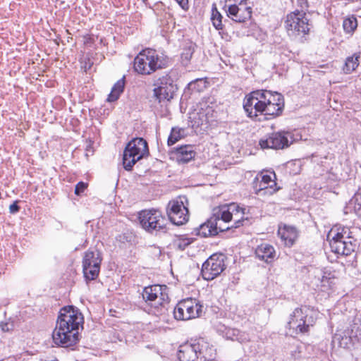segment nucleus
Wrapping results in <instances>:
<instances>
[{"mask_svg":"<svg viewBox=\"0 0 361 361\" xmlns=\"http://www.w3.org/2000/svg\"><path fill=\"white\" fill-rule=\"evenodd\" d=\"M284 107L282 94L264 89L253 90L243 99V109L247 117L255 121H262L259 116H264V120L279 117Z\"/></svg>","mask_w":361,"mask_h":361,"instance_id":"1","label":"nucleus"},{"mask_svg":"<svg viewBox=\"0 0 361 361\" xmlns=\"http://www.w3.org/2000/svg\"><path fill=\"white\" fill-rule=\"evenodd\" d=\"M83 315L78 307L73 305L63 307L52 334L54 344L61 347L76 344L79 341V330L83 329Z\"/></svg>","mask_w":361,"mask_h":361,"instance_id":"2","label":"nucleus"},{"mask_svg":"<svg viewBox=\"0 0 361 361\" xmlns=\"http://www.w3.org/2000/svg\"><path fill=\"white\" fill-rule=\"evenodd\" d=\"M171 60L164 53H157L154 49L140 51L134 59L133 68L141 75H150L157 70L164 69L170 65Z\"/></svg>","mask_w":361,"mask_h":361,"instance_id":"3","label":"nucleus"},{"mask_svg":"<svg viewBox=\"0 0 361 361\" xmlns=\"http://www.w3.org/2000/svg\"><path fill=\"white\" fill-rule=\"evenodd\" d=\"M243 210L244 209L240 208L239 205L235 202L229 204H223L214 208L211 216H215L217 217L218 216L219 217L217 218L218 220H216L217 235L219 233H223L243 226V222L247 220V219H244L243 217L234 220V222L229 225L234 216H237L239 213L245 214Z\"/></svg>","mask_w":361,"mask_h":361,"instance_id":"4","label":"nucleus"},{"mask_svg":"<svg viewBox=\"0 0 361 361\" xmlns=\"http://www.w3.org/2000/svg\"><path fill=\"white\" fill-rule=\"evenodd\" d=\"M361 230L357 227L344 226L330 240L329 245L333 252L341 255H350L358 244L357 235Z\"/></svg>","mask_w":361,"mask_h":361,"instance_id":"5","label":"nucleus"},{"mask_svg":"<svg viewBox=\"0 0 361 361\" xmlns=\"http://www.w3.org/2000/svg\"><path fill=\"white\" fill-rule=\"evenodd\" d=\"M138 220L141 227L152 235L161 236L168 233V219L158 209L142 210Z\"/></svg>","mask_w":361,"mask_h":361,"instance_id":"6","label":"nucleus"},{"mask_svg":"<svg viewBox=\"0 0 361 361\" xmlns=\"http://www.w3.org/2000/svg\"><path fill=\"white\" fill-rule=\"evenodd\" d=\"M166 288L165 285L156 284L145 287L142 293L145 301L154 307L159 314H165L169 309L170 299Z\"/></svg>","mask_w":361,"mask_h":361,"instance_id":"7","label":"nucleus"},{"mask_svg":"<svg viewBox=\"0 0 361 361\" xmlns=\"http://www.w3.org/2000/svg\"><path fill=\"white\" fill-rule=\"evenodd\" d=\"M316 312L307 306H302L294 310L290 315V320L287 323V327L295 329L299 333H307L310 326H312L316 321Z\"/></svg>","mask_w":361,"mask_h":361,"instance_id":"8","label":"nucleus"},{"mask_svg":"<svg viewBox=\"0 0 361 361\" xmlns=\"http://www.w3.org/2000/svg\"><path fill=\"white\" fill-rule=\"evenodd\" d=\"M294 134L288 130H279L268 133L259 140V145L262 149H283L288 148L296 141Z\"/></svg>","mask_w":361,"mask_h":361,"instance_id":"9","label":"nucleus"},{"mask_svg":"<svg viewBox=\"0 0 361 361\" xmlns=\"http://www.w3.org/2000/svg\"><path fill=\"white\" fill-rule=\"evenodd\" d=\"M154 97L159 103L171 101L178 90V85L171 72L159 77L154 81Z\"/></svg>","mask_w":361,"mask_h":361,"instance_id":"10","label":"nucleus"},{"mask_svg":"<svg viewBox=\"0 0 361 361\" xmlns=\"http://www.w3.org/2000/svg\"><path fill=\"white\" fill-rule=\"evenodd\" d=\"M202 305L194 298H188L179 301L173 308L174 319L186 321L201 317Z\"/></svg>","mask_w":361,"mask_h":361,"instance_id":"11","label":"nucleus"},{"mask_svg":"<svg viewBox=\"0 0 361 361\" xmlns=\"http://www.w3.org/2000/svg\"><path fill=\"white\" fill-rule=\"evenodd\" d=\"M102 262V253L98 250L89 249L85 252L82 257V272L87 281L97 279L100 272Z\"/></svg>","mask_w":361,"mask_h":361,"instance_id":"12","label":"nucleus"},{"mask_svg":"<svg viewBox=\"0 0 361 361\" xmlns=\"http://www.w3.org/2000/svg\"><path fill=\"white\" fill-rule=\"evenodd\" d=\"M227 257L222 253L212 255L202 266L201 273L204 280L211 281L220 275L226 269Z\"/></svg>","mask_w":361,"mask_h":361,"instance_id":"13","label":"nucleus"},{"mask_svg":"<svg viewBox=\"0 0 361 361\" xmlns=\"http://www.w3.org/2000/svg\"><path fill=\"white\" fill-rule=\"evenodd\" d=\"M309 19L305 12L296 10L289 13L285 21V27L292 35L307 34L310 30Z\"/></svg>","mask_w":361,"mask_h":361,"instance_id":"14","label":"nucleus"},{"mask_svg":"<svg viewBox=\"0 0 361 361\" xmlns=\"http://www.w3.org/2000/svg\"><path fill=\"white\" fill-rule=\"evenodd\" d=\"M166 213L169 220L174 225H183L189 219L188 209L184 205L180 197L169 202Z\"/></svg>","mask_w":361,"mask_h":361,"instance_id":"15","label":"nucleus"},{"mask_svg":"<svg viewBox=\"0 0 361 361\" xmlns=\"http://www.w3.org/2000/svg\"><path fill=\"white\" fill-rule=\"evenodd\" d=\"M228 18L235 23H243L252 18V9L251 6L239 7L236 3L228 5L224 9Z\"/></svg>","mask_w":361,"mask_h":361,"instance_id":"16","label":"nucleus"},{"mask_svg":"<svg viewBox=\"0 0 361 361\" xmlns=\"http://www.w3.org/2000/svg\"><path fill=\"white\" fill-rule=\"evenodd\" d=\"M343 334L342 341H345V345L348 343H354L356 341H361V317L355 316L350 324L349 328Z\"/></svg>","mask_w":361,"mask_h":361,"instance_id":"17","label":"nucleus"},{"mask_svg":"<svg viewBox=\"0 0 361 361\" xmlns=\"http://www.w3.org/2000/svg\"><path fill=\"white\" fill-rule=\"evenodd\" d=\"M198 361H212L214 360L216 349L210 345L204 338H199L195 339Z\"/></svg>","mask_w":361,"mask_h":361,"instance_id":"18","label":"nucleus"},{"mask_svg":"<svg viewBox=\"0 0 361 361\" xmlns=\"http://www.w3.org/2000/svg\"><path fill=\"white\" fill-rule=\"evenodd\" d=\"M278 235L287 247H292L298 238V231L295 226L287 224L279 226Z\"/></svg>","mask_w":361,"mask_h":361,"instance_id":"19","label":"nucleus"},{"mask_svg":"<svg viewBox=\"0 0 361 361\" xmlns=\"http://www.w3.org/2000/svg\"><path fill=\"white\" fill-rule=\"evenodd\" d=\"M195 340L186 342L179 346L178 358L179 361H198Z\"/></svg>","mask_w":361,"mask_h":361,"instance_id":"20","label":"nucleus"},{"mask_svg":"<svg viewBox=\"0 0 361 361\" xmlns=\"http://www.w3.org/2000/svg\"><path fill=\"white\" fill-rule=\"evenodd\" d=\"M255 254L258 259L264 261L267 264L272 262L276 257L274 247L268 243L258 245L255 249Z\"/></svg>","mask_w":361,"mask_h":361,"instance_id":"21","label":"nucleus"},{"mask_svg":"<svg viewBox=\"0 0 361 361\" xmlns=\"http://www.w3.org/2000/svg\"><path fill=\"white\" fill-rule=\"evenodd\" d=\"M173 152L176 154L178 163L187 164L194 159L196 152L194 150V146L190 145H181L174 148Z\"/></svg>","mask_w":361,"mask_h":361,"instance_id":"22","label":"nucleus"},{"mask_svg":"<svg viewBox=\"0 0 361 361\" xmlns=\"http://www.w3.org/2000/svg\"><path fill=\"white\" fill-rule=\"evenodd\" d=\"M218 216H210L206 222L196 228L197 235L201 237L215 236L217 235L216 221Z\"/></svg>","mask_w":361,"mask_h":361,"instance_id":"23","label":"nucleus"},{"mask_svg":"<svg viewBox=\"0 0 361 361\" xmlns=\"http://www.w3.org/2000/svg\"><path fill=\"white\" fill-rule=\"evenodd\" d=\"M135 144L132 145V143H128L123 154V166L125 170L130 171L133 169V166L140 159H136L137 155L132 151L131 149L135 147Z\"/></svg>","mask_w":361,"mask_h":361,"instance_id":"24","label":"nucleus"},{"mask_svg":"<svg viewBox=\"0 0 361 361\" xmlns=\"http://www.w3.org/2000/svg\"><path fill=\"white\" fill-rule=\"evenodd\" d=\"M128 143L135 144L132 151L137 155L136 159H142L148 156L149 149L147 141L142 137H135L130 140Z\"/></svg>","mask_w":361,"mask_h":361,"instance_id":"25","label":"nucleus"},{"mask_svg":"<svg viewBox=\"0 0 361 361\" xmlns=\"http://www.w3.org/2000/svg\"><path fill=\"white\" fill-rule=\"evenodd\" d=\"M208 82L204 78H197L189 82L184 90V97H190L196 92H203L207 87Z\"/></svg>","mask_w":361,"mask_h":361,"instance_id":"26","label":"nucleus"},{"mask_svg":"<svg viewBox=\"0 0 361 361\" xmlns=\"http://www.w3.org/2000/svg\"><path fill=\"white\" fill-rule=\"evenodd\" d=\"M252 188L254 192L258 195H273L280 189V187H269L266 183H263L262 180H259L255 177L252 182Z\"/></svg>","mask_w":361,"mask_h":361,"instance_id":"27","label":"nucleus"},{"mask_svg":"<svg viewBox=\"0 0 361 361\" xmlns=\"http://www.w3.org/2000/svg\"><path fill=\"white\" fill-rule=\"evenodd\" d=\"M360 52L354 53L345 59L342 70L345 74H350L354 71L360 63Z\"/></svg>","mask_w":361,"mask_h":361,"instance_id":"28","label":"nucleus"},{"mask_svg":"<svg viewBox=\"0 0 361 361\" xmlns=\"http://www.w3.org/2000/svg\"><path fill=\"white\" fill-rule=\"evenodd\" d=\"M125 84V76H123L114 85L111 92L108 95L107 101L109 102H112L118 100L120 95L123 93L124 90Z\"/></svg>","mask_w":361,"mask_h":361,"instance_id":"29","label":"nucleus"},{"mask_svg":"<svg viewBox=\"0 0 361 361\" xmlns=\"http://www.w3.org/2000/svg\"><path fill=\"white\" fill-rule=\"evenodd\" d=\"M195 47V44L190 41L185 43L180 55L181 63L183 66H187L190 63Z\"/></svg>","mask_w":361,"mask_h":361,"instance_id":"30","label":"nucleus"},{"mask_svg":"<svg viewBox=\"0 0 361 361\" xmlns=\"http://www.w3.org/2000/svg\"><path fill=\"white\" fill-rule=\"evenodd\" d=\"M211 20L216 30H222L224 28V25L222 21L223 16L219 11L215 3H213L212 6Z\"/></svg>","mask_w":361,"mask_h":361,"instance_id":"31","label":"nucleus"},{"mask_svg":"<svg viewBox=\"0 0 361 361\" xmlns=\"http://www.w3.org/2000/svg\"><path fill=\"white\" fill-rule=\"evenodd\" d=\"M348 207H353L355 214L361 220V188L358 189L350 200Z\"/></svg>","mask_w":361,"mask_h":361,"instance_id":"32","label":"nucleus"},{"mask_svg":"<svg viewBox=\"0 0 361 361\" xmlns=\"http://www.w3.org/2000/svg\"><path fill=\"white\" fill-rule=\"evenodd\" d=\"M195 240V238H188L185 235H180L174 240L173 245L175 248L180 251L185 250Z\"/></svg>","mask_w":361,"mask_h":361,"instance_id":"33","label":"nucleus"},{"mask_svg":"<svg viewBox=\"0 0 361 361\" xmlns=\"http://www.w3.org/2000/svg\"><path fill=\"white\" fill-rule=\"evenodd\" d=\"M184 130L178 128H172L168 137L167 144L171 146L183 137Z\"/></svg>","mask_w":361,"mask_h":361,"instance_id":"34","label":"nucleus"},{"mask_svg":"<svg viewBox=\"0 0 361 361\" xmlns=\"http://www.w3.org/2000/svg\"><path fill=\"white\" fill-rule=\"evenodd\" d=\"M357 27V19L352 16L345 18L343 23V27L346 33H353Z\"/></svg>","mask_w":361,"mask_h":361,"instance_id":"35","label":"nucleus"},{"mask_svg":"<svg viewBox=\"0 0 361 361\" xmlns=\"http://www.w3.org/2000/svg\"><path fill=\"white\" fill-rule=\"evenodd\" d=\"M224 336L232 341H240L242 340L241 332L237 329L225 328Z\"/></svg>","mask_w":361,"mask_h":361,"instance_id":"36","label":"nucleus"},{"mask_svg":"<svg viewBox=\"0 0 361 361\" xmlns=\"http://www.w3.org/2000/svg\"><path fill=\"white\" fill-rule=\"evenodd\" d=\"M273 178H276V174L274 173H273L272 174H264V175H262L261 176V180H262L263 183H266L267 185H268L269 187H273V188H277L276 187V181L273 179Z\"/></svg>","mask_w":361,"mask_h":361,"instance_id":"37","label":"nucleus"},{"mask_svg":"<svg viewBox=\"0 0 361 361\" xmlns=\"http://www.w3.org/2000/svg\"><path fill=\"white\" fill-rule=\"evenodd\" d=\"M87 188V183L82 181H80L75 185V194L76 195H80Z\"/></svg>","mask_w":361,"mask_h":361,"instance_id":"38","label":"nucleus"},{"mask_svg":"<svg viewBox=\"0 0 361 361\" xmlns=\"http://www.w3.org/2000/svg\"><path fill=\"white\" fill-rule=\"evenodd\" d=\"M0 328L1 330L4 332H8L10 331H12L14 328V324L13 322H1L0 323Z\"/></svg>","mask_w":361,"mask_h":361,"instance_id":"39","label":"nucleus"},{"mask_svg":"<svg viewBox=\"0 0 361 361\" xmlns=\"http://www.w3.org/2000/svg\"><path fill=\"white\" fill-rule=\"evenodd\" d=\"M19 202H20L19 200H16L9 206V212L11 214H14L18 213L20 211V207L18 205Z\"/></svg>","mask_w":361,"mask_h":361,"instance_id":"40","label":"nucleus"},{"mask_svg":"<svg viewBox=\"0 0 361 361\" xmlns=\"http://www.w3.org/2000/svg\"><path fill=\"white\" fill-rule=\"evenodd\" d=\"M297 5L300 8V12H305V11H307L309 7V3L307 0H298Z\"/></svg>","mask_w":361,"mask_h":361,"instance_id":"41","label":"nucleus"},{"mask_svg":"<svg viewBox=\"0 0 361 361\" xmlns=\"http://www.w3.org/2000/svg\"><path fill=\"white\" fill-rule=\"evenodd\" d=\"M175 1L180 5V6L183 9H184V10L188 9V7H189L188 0H175Z\"/></svg>","mask_w":361,"mask_h":361,"instance_id":"42","label":"nucleus"},{"mask_svg":"<svg viewBox=\"0 0 361 361\" xmlns=\"http://www.w3.org/2000/svg\"><path fill=\"white\" fill-rule=\"evenodd\" d=\"M237 5H238L239 7H246V6H248V3H249V0H236V2Z\"/></svg>","mask_w":361,"mask_h":361,"instance_id":"43","label":"nucleus"},{"mask_svg":"<svg viewBox=\"0 0 361 361\" xmlns=\"http://www.w3.org/2000/svg\"><path fill=\"white\" fill-rule=\"evenodd\" d=\"M324 274H326V273ZM329 275H331V273H329ZM331 279V277L329 276L324 275L322 276V281L324 282V281H327L328 279Z\"/></svg>","mask_w":361,"mask_h":361,"instance_id":"44","label":"nucleus"},{"mask_svg":"<svg viewBox=\"0 0 361 361\" xmlns=\"http://www.w3.org/2000/svg\"><path fill=\"white\" fill-rule=\"evenodd\" d=\"M119 238H120V240L122 242H124V240L128 241V237L126 236L125 235H119Z\"/></svg>","mask_w":361,"mask_h":361,"instance_id":"45","label":"nucleus"},{"mask_svg":"<svg viewBox=\"0 0 361 361\" xmlns=\"http://www.w3.org/2000/svg\"><path fill=\"white\" fill-rule=\"evenodd\" d=\"M226 22H228V20L225 19V20H224V23H226Z\"/></svg>","mask_w":361,"mask_h":361,"instance_id":"46","label":"nucleus"},{"mask_svg":"<svg viewBox=\"0 0 361 361\" xmlns=\"http://www.w3.org/2000/svg\"><path fill=\"white\" fill-rule=\"evenodd\" d=\"M51 361H59L58 360H51Z\"/></svg>","mask_w":361,"mask_h":361,"instance_id":"47","label":"nucleus"}]
</instances>
